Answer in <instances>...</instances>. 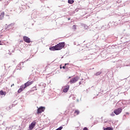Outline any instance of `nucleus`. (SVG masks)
Instances as JSON below:
<instances>
[{"instance_id": "obj_2", "label": "nucleus", "mask_w": 130, "mask_h": 130, "mask_svg": "<svg viewBox=\"0 0 130 130\" xmlns=\"http://www.w3.org/2000/svg\"><path fill=\"white\" fill-rule=\"evenodd\" d=\"M80 79V77L78 76H76L72 79V80L70 81V84H75L76 82H78Z\"/></svg>"}, {"instance_id": "obj_25", "label": "nucleus", "mask_w": 130, "mask_h": 130, "mask_svg": "<svg viewBox=\"0 0 130 130\" xmlns=\"http://www.w3.org/2000/svg\"><path fill=\"white\" fill-rule=\"evenodd\" d=\"M126 114H127L128 115V114H129V113L128 112H126Z\"/></svg>"}, {"instance_id": "obj_16", "label": "nucleus", "mask_w": 130, "mask_h": 130, "mask_svg": "<svg viewBox=\"0 0 130 130\" xmlns=\"http://www.w3.org/2000/svg\"><path fill=\"white\" fill-rule=\"evenodd\" d=\"M104 130H112V129L111 128V127H107V128H105Z\"/></svg>"}, {"instance_id": "obj_30", "label": "nucleus", "mask_w": 130, "mask_h": 130, "mask_svg": "<svg viewBox=\"0 0 130 130\" xmlns=\"http://www.w3.org/2000/svg\"><path fill=\"white\" fill-rule=\"evenodd\" d=\"M0 20H2V18H0Z\"/></svg>"}, {"instance_id": "obj_20", "label": "nucleus", "mask_w": 130, "mask_h": 130, "mask_svg": "<svg viewBox=\"0 0 130 130\" xmlns=\"http://www.w3.org/2000/svg\"><path fill=\"white\" fill-rule=\"evenodd\" d=\"M110 115L111 116H115V115L113 113H112V114H110Z\"/></svg>"}, {"instance_id": "obj_21", "label": "nucleus", "mask_w": 130, "mask_h": 130, "mask_svg": "<svg viewBox=\"0 0 130 130\" xmlns=\"http://www.w3.org/2000/svg\"><path fill=\"white\" fill-rule=\"evenodd\" d=\"M83 130H89V129H88V128H87V127H84V128H83Z\"/></svg>"}, {"instance_id": "obj_14", "label": "nucleus", "mask_w": 130, "mask_h": 130, "mask_svg": "<svg viewBox=\"0 0 130 130\" xmlns=\"http://www.w3.org/2000/svg\"><path fill=\"white\" fill-rule=\"evenodd\" d=\"M35 88V89H34ZM33 89H32L31 90H30L29 92H33L34 91H36V90H37V88H36V86H34L33 87Z\"/></svg>"}, {"instance_id": "obj_17", "label": "nucleus", "mask_w": 130, "mask_h": 130, "mask_svg": "<svg viewBox=\"0 0 130 130\" xmlns=\"http://www.w3.org/2000/svg\"><path fill=\"white\" fill-rule=\"evenodd\" d=\"M73 29H74V30H76V29H77V26H76V25H74L73 26Z\"/></svg>"}, {"instance_id": "obj_27", "label": "nucleus", "mask_w": 130, "mask_h": 130, "mask_svg": "<svg viewBox=\"0 0 130 130\" xmlns=\"http://www.w3.org/2000/svg\"><path fill=\"white\" fill-rule=\"evenodd\" d=\"M6 12H8V10H6Z\"/></svg>"}, {"instance_id": "obj_3", "label": "nucleus", "mask_w": 130, "mask_h": 130, "mask_svg": "<svg viewBox=\"0 0 130 130\" xmlns=\"http://www.w3.org/2000/svg\"><path fill=\"white\" fill-rule=\"evenodd\" d=\"M121 112H122V109L121 108H118L114 111V113H115L116 115L120 114Z\"/></svg>"}, {"instance_id": "obj_1", "label": "nucleus", "mask_w": 130, "mask_h": 130, "mask_svg": "<svg viewBox=\"0 0 130 130\" xmlns=\"http://www.w3.org/2000/svg\"><path fill=\"white\" fill-rule=\"evenodd\" d=\"M66 46V43L64 42H61L59 44L56 45V47L57 48V50H61V49H62L63 47Z\"/></svg>"}, {"instance_id": "obj_4", "label": "nucleus", "mask_w": 130, "mask_h": 130, "mask_svg": "<svg viewBox=\"0 0 130 130\" xmlns=\"http://www.w3.org/2000/svg\"><path fill=\"white\" fill-rule=\"evenodd\" d=\"M45 110V107H41L39 109H38V111L37 112V114H39V113H42L43 111Z\"/></svg>"}, {"instance_id": "obj_12", "label": "nucleus", "mask_w": 130, "mask_h": 130, "mask_svg": "<svg viewBox=\"0 0 130 130\" xmlns=\"http://www.w3.org/2000/svg\"><path fill=\"white\" fill-rule=\"evenodd\" d=\"M75 115H79L80 114V111L79 110H76L74 112Z\"/></svg>"}, {"instance_id": "obj_19", "label": "nucleus", "mask_w": 130, "mask_h": 130, "mask_svg": "<svg viewBox=\"0 0 130 130\" xmlns=\"http://www.w3.org/2000/svg\"><path fill=\"white\" fill-rule=\"evenodd\" d=\"M100 74H101V72H98V73H96V76H99V75H100Z\"/></svg>"}, {"instance_id": "obj_18", "label": "nucleus", "mask_w": 130, "mask_h": 130, "mask_svg": "<svg viewBox=\"0 0 130 130\" xmlns=\"http://www.w3.org/2000/svg\"><path fill=\"white\" fill-rule=\"evenodd\" d=\"M67 64H69V63H65L64 66L62 67V69H66V67L67 66Z\"/></svg>"}, {"instance_id": "obj_8", "label": "nucleus", "mask_w": 130, "mask_h": 130, "mask_svg": "<svg viewBox=\"0 0 130 130\" xmlns=\"http://www.w3.org/2000/svg\"><path fill=\"white\" fill-rule=\"evenodd\" d=\"M36 125V122H32L31 124L29 126V129H33L34 128L35 125Z\"/></svg>"}, {"instance_id": "obj_23", "label": "nucleus", "mask_w": 130, "mask_h": 130, "mask_svg": "<svg viewBox=\"0 0 130 130\" xmlns=\"http://www.w3.org/2000/svg\"><path fill=\"white\" fill-rule=\"evenodd\" d=\"M79 85H82V82L81 81L79 82Z\"/></svg>"}, {"instance_id": "obj_9", "label": "nucleus", "mask_w": 130, "mask_h": 130, "mask_svg": "<svg viewBox=\"0 0 130 130\" xmlns=\"http://www.w3.org/2000/svg\"><path fill=\"white\" fill-rule=\"evenodd\" d=\"M69 89L70 85H67L66 86H65V88H64V89H63V92H64V93H67V92L69 91Z\"/></svg>"}, {"instance_id": "obj_13", "label": "nucleus", "mask_w": 130, "mask_h": 130, "mask_svg": "<svg viewBox=\"0 0 130 130\" xmlns=\"http://www.w3.org/2000/svg\"><path fill=\"white\" fill-rule=\"evenodd\" d=\"M68 3L69 4H74V0H68Z\"/></svg>"}, {"instance_id": "obj_26", "label": "nucleus", "mask_w": 130, "mask_h": 130, "mask_svg": "<svg viewBox=\"0 0 130 130\" xmlns=\"http://www.w3.org/2000/svg\"><path fill=\"white\" fill-rule=\"evenodd\" d=\"M6 16H9V14H6Z\"/></svg>"}, {"instance_id": "obj_7", "label": "nucleus", "mask_w": 130, "mask_h": 130, "mask_svg": "<svg viewBox=\"0 0 130 130\" xmlns=\"http://www.w3.org/2000/svg\"><path fill=\"white\" fill-rule=\"evenodd\" d=\"M32 84H33V81H28L24 84V86L25 88H27V87H29V86H30Z\"/></svg>"}, {"instance_id": "obj_22", "label": "nucleus", "mask_w": 130, "mask_h": 130, "mask_svg": "<svg viewBox=\"0 0 130 130\" xmlns=\"http://www.w3.org/2000/svg\"><path fill=\"white\" fill-rule=\"evenodd\" d=\"M0 45H3V43H2V41H0Z\"/></svg>"}, {"instance_id": "obj_5", "label": "nucleus", "mask_w": 130, "mask_h": 130, "mask_svg": "<svg viewBox=\"0 0 130 130\" xmlns=\"http://www.w3.org/2000/svg\"><path fill=\"white\" fill-rule=\"evenodd\" d=\"M23 40H24V41H25V42H26V43H30V42H31L30 38H29L27 36L23 37Z\"/></svg>"}, {"instance_id": "obj_28", "label": "nucleus", "mask_w": 130, "mask_h": 130, "mask_svg": "<svg viewBox=\"0 0 130 130\" xmlns=\"http://www.w3.org/2000/svg\"><path fill=\"white\" fill-rule=\"evenodd\" d=\"M69 20H71V18H69Z\"/></svg>"}, {"instance_id": "obj_24", "label": "nucleus", "mask_w": 130, "mask_h": 130, "mask_svg": "<svg viewBox=\"0 0 130 130\" xmlns=\"http://www.w3.org/2000/svg\"><path fill=\"white\" fill-rule=\"evenodd\" d=\"M13 86H15V84H13L11 85V87H13Z\"/></svg>"}, {"instance_id": "obj_29", "label": "nucleus", "mask_w": 130, "mask_h": 130, "mask_svg": "<svg viewBox=\"0 0 130 130\" xmlns=\"http://www.w3.org/2000/svg\"><path fill=\"white\" fill-rule=\"evenodd\" d=\"M60 69H61V67H60Z\"/></svg>"}, {"instance_id": "obj_15", "label": "nucleus", "mask_w": 130, "mask_h": 130, "mask_svg": "<svg viewBox=\"0 0 130 130\" xmlns=\"http://www.w3.org/2000/svg\"><path fill=\"white\" fill-rule=\"evenodd\" d=\"M5 16V12H3L1 13L0 17H2V18H4V16Z\"/></svg>"}, {"instance_id": "obj_10", "label": "nucleus", "mask_w": 130, "mask_h": 130, "mask_svg": "<svg viewBox=\"0 0 130 130\" xmlns=\"http://www.w3.org/2000/svg\"><path fill=\"white\" fill-rule=\"evenodd\" d=\"M49 50H51V51H55V50H57L56 48V45H55V46H52L50 47Z\"/></svg>"}, {"instance_id": "obj_6", "label": "nucleus", "mask_w": 130, "mask_h": 130, "mask_svg": "<svg viewBox=\"0 0 130 130\" xmlns=\"http://www.w3.org/2000/svg\"><path fill=\"white\" fill-rule=\"evenodd\" d=\"M26 89V87L24 85H22L20 86V88L18 89L17 93H21V92H23V90Z\"/></svg>"}, {"instance_id": "obj_11", "label": "nucleus", "mask_w": 130, "mask_h": 130, "mask_svg": "<svg viewBox=\"0 0 130 130\" xmlns=\"http://www.w3.org/2000/svg\"><path fill=\"white\" fill-rule=\"evenodd\" d=\"M6 94H7L6 91H3V90L0 91V95H1L2 96H3L4 95V96H6Z\"/></svg>"}]
</instances>
